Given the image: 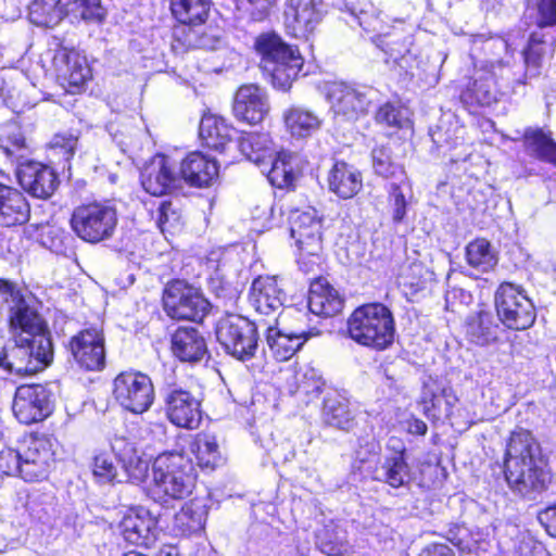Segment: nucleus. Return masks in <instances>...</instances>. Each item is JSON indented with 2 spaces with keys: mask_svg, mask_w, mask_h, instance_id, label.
<instances>
[{
  "mask_svg": "<svg viewBox=\"0 0 556 556\" xmlns=\"http://www.w3.org/2000/svg\"><path fill=\"white\" fill-rule=\"evenodd\" d=\"M371 159L372 167L377 175L386 179L397 180L399 182L406 180L403 166L393 159L389 147H376L371 152Z\"/></svg>",
  "mask_w": 556,
  "mask_h": 556,
  "instance_id": "obj_44",
  "label": "nucleus"
},
{
  "mask_svg": "<svg viewBox=\"0 0 556 556\" xmlns=\"http://www.w3.org/2000/svg\"><path fill=\"white\" fill-rule=\"evenodd\" d=\"M192 452L200 467L213 469L222 463V455L214 435L199 434L193 443Z\"/></svg>",
  "mask_w": 556,
  "mask_h": 556,
  "instance_id": "obj_47",
  "label": "nucleus"
},
{
  "mask_svg": "<svg viewBox=\"0 0 556 556\" xmlns=\"http://www.w3.org/2000/svg\"><path fill=\"white\" fill-rule=\"evenodd\" d=\"M124 469L127 472L128 479L132 483L138 484L147 478L149 469L147 460H143L138 456H129L128 460H124Z\"/></svg>",
  "mask_w": 556,
  "mask_h": 556,
  "instance_id": "obj_59",
  "label": "nucleus"
},
{
  "mask_svg": "<svg viewBox=\"0 0 556 556\" xmlns=\"http://www.w3.org/2000/svg\"><path fill=\"white\" fill-rule=\"evenodd\" d=\"M192 462L180 453L160 454L152 464L150 496L161 504L181 500L192 493L195 485Z\"/></svg>",
  "mask_w": 556,
  "mask_h": 556,
  "instance_id": "obj_3",
  "label": "nucleus"
},
{
  "mask_svg": "<svg viewBox=\"0 0 556 556\" xmlns=\"http://www.w3.org/2000/svg\"><path fill=\"white\" fill-rule=\"evenodd\" d=\"M172 351L181 362H198L206 353L203 336L192 327H180L172 336Z\"/></svg>",
  "mask_w": 556,
  "mask_h": 556,
  "instance_id": "obj_32",
  "label": "nucleus"
},
{
  "mask_svg": "<svg viewBox=\"0 0 556 556\" xmlns=\"http://www.w3.org/2000/svg\"><path fill=\"white\" fill-rule=\"evenodd\" d=\"M321 418L328 426L341 430H349L354 424L348 401L337 393L327 394L325 397Z\"/></svg>",
  "mask_w": 556,
  "mask_h": 556,
  "instance_id": "obj_41",
  "label": "nucleus"
},
{
  "mask_svg": "<svg viewBox=\"0 0 556 556\" xmlns=\"http://www.w3.org/2000/svg\"><path fill=\"white\" fill-rule=\"evenodd\" d=\"M325 14L324 0H287L283 12L286 29L293 37L306 38Z\"/></svg>",
  "mask_w": 556,
  "mask_h": 556,
  "instance_id": "obj_17",
  "label": "nucleus"
},
{
  "mask_svg": "<svg viewBox=\"0 0 556 556\" xmlns=\"http://www.w3.org/2000/svg\"><path fill=\"white\" fill-rule=\"evenodd\" d=\"M346 5L364 30L376 34L375 42L388 55L387 62L392 61L406 73L415 66L416 55L410 49L412 37L399 31L391 36L389 17L382 16V12L370 0H353Z\"/></svg>",
  "mask_w": 556,
  "mask_h": 556,
  "instance_id": "obj_2",
  "label": "nucleus"
},
{
  "mask_svg": "<svg viewBox=\"0 0 556 556\" xmlns=\"http://www.w3.org/2000/svg\"><path fill=\"white\" fill-rule=\"evenodd\" d=\"M164 309L173 319L200 321L207 314L210 303L194 287L182 280L167 285L163 294Z\"/></svg>",
  "mask_w": 556,
  "mask_h": 556,
  "instance_id": "obj_12",
  "label": "nucleus"
},
{
  "mask_svg": "<svg viewBox=\"0 0 556 556\" xmlns=\"http://www.w3.org/2000/svg\"><path fill=\"white\" fill-rule=\"evenodd\" d=\"M92 475L99 483L122 482L116 457L109 452H99L92 459Z\"/></svg>",
  "mask_w": 556,
  "mask_h": 556,
  "instance_id": "obj_49",
  "label": "nucleus"
},
{
  "mask_svg": "<svg viewBox=\"0 0 556 556\" xmlns=\"http://www.w3.org/2000/svg\"><path fill=\"white\" fill-rule=\"evenodd\" d=\"M502 65L501 60L486 61L485 65L475 73L473 81L468 86L465 96L481 105H490L496 101L495 68Z\"/></svg>",
  "mask_w": 556,
  "mask_h": 556,
  "instance_id": "obj_31",
  "label": "nucleus"
},
{
  "mask_svg": "<svg viewBox=\"0 0 556 556\" xmlns=\"http://www.w3.org/2000/svg\"><path fill=\"white\" fill-rule=\"evenodd\" d=\"M143 189L154 197L172 194L182 188L177 162L165 154L154 155L141 170Z\"/></svg>",
  "mask_w": 556,
  "mask_h": 556,
  "instance_id": "obj_15",
  "label": "nucleus"
},
{
  "mask_svg": "<svg viewBox=\"0 0 556 556\" xmlns=\"http://www.w3.org/2000/svg\"><path fill=\"white\" fill-rule=\"evenodd\" d=\"M168 420L180 428L197 429L202 420L201 403L189 391L173 389L165 396Z\"/></svg>",
  "mask_w": 556,
  "mask_h": 556,
  "instance_id": "obj_22",
  "label": "nucleus"
},
{
  "mask_svg": "<svg viewBox=\"0 0 556 556\" xmlns=\"http://www.w3.org/2000/svg\"><path fill=\"white\" fill-rule=\"evenodd\" d=\"M27 509L30 517L42 525H52L56 518V507L52 497L30 498Z\"/></svg>",
  "mask_w": 556,
  "mask_h": 556,
  "instance_id": "obj_52",
  "label": "nucleus"
},
{
  "mask_svg": "<svg viewBox=\"0 0 556 556\" xmlns=\"http://www.w3.org/2000/svg\"><path fill=\"white\" fill-rule=\"evenodd\" d=\"M116 402L134 414L147 412L154 402V387L151 378L140 371H124L113 381Z\"/></svg>",
  "mask_w": 556,
  "mask_h": 556,
  "instance_id": "obj_13",
  "label": "nucleus"
},
{
  "mask_svg": "<svg viewBox=\"0 0 556 556\" xmlns=\"http://www.w3.org/2000/svg\"><path fill=\"white\" fill-rule=\"evenodd\" d=\"M361 173L345 162H336L328 174V187L341 199H351L362 189Z\"/></svg>",
  "mask_w": 556,
  "mask_h": 556,
  "instance_id": "obj_34",
  "label": "nucleus"
},
{
  "mask_svg": "<svg viewBox=\"0 0 556 556\" xmlns=\"http://www.w3.org/2000/svg\"><path fill=\"white\" fill-rule=\"evenodd\" d=\"M405 180L403 182L394 180L390 185L389 198L393 206V220L396 223L402 222L406 215L407 202L403 192Z\"/></svg>",
  "mask_w": 556,
  "mask_h": 556,
  "instance_id": "obj_56",
  "label": "nucleus"
},
{
  "mask_svg": "<svg viewBox=\"0 0 556 556\" xmlns=\"http://www.w3.org/2000/svg\"><path fill=\"white\" fill-rule=\"evenodd\" d=\"M180 208L173 201H163L157 208L156 224L162 232H174L180 226Z\"/></svg>",
  "mask_w": 556,
  "mask_h": 556,
  "instance_id": "obj_53",
  "label": "nucleus"
},
{
  "mask_svg": "<svg viewBox=\"0 0 556 556\" xmlns=\"http://www.w3.org/2000/svg\"><path fill=\"white\" fill-rule=\"evenodd\" d=\"M376 121L387 126L401 128L407 122V117L404 109L388 102L379 108Z\"/></svg>",
  "mask_w": 556,
  "mask_h": 556,
  "instance_id": "obj_54",
  "label": "nucleus"
},
{
  "mask_svg": "<svg viewBox=\"0 0 556 556\" xmlns=\"http://www.w3.org/2000/svg\"><path fill=\"white\" fill-rule=\"evenodd\" d=\"M504 473L509 489L527 498L546 490L551 480L542 448L530 431L517 429L506 445Z\"/></svg>",
  "mask_w": 556,
  "mask_h": 556,
  "instance_id": "obj_1",
  "label": "nucleus"
},
{
  "mask_svg": "<svg viewBox=\"0 0 556 556\" xmlns=\"http://www.w3.org/2000/svg\"><path fill=\"white\" fill-rule=\"evenodd\" d=\"M536 25L541 30L556 26V0H536Z\"/></svg>",
  "mask_w": 556,
  "mask_h": 556,
  "instance_id": "obj_57",
  "label": "nucleus"
},
{
  "mask_svg": "<svg viewBox=\"0 0 556 556\" xmlns=\"http://www.w3.org/2000/svg\"><path fill=\"white\" fill-rule=\"evenodd\" d=\"M70 350L79 367L99 371L105 366L104 334L101 328L89 327L79 331L70 341Z\"/></svg>",
  "mask_w": 556,
  "mask_h": 556,
  "instance_id": "obj_18",
  "label": "nucleus"
},
{
  "mask_svg": "<svg viewBox=\"0 0 556 556\" xmlns=\"http://www.w3.org/2000/svg\"><path fill=\"white\" fill-rule=\"evenodd\" d=\"M17 178L21 187L38 199L51 197L59 185L58 176L52 168L33 161L18 165Z\"/></svg>",
  "mask_w": 556,
  "mask_h": 556,
  "instance_id": "obj_24",
  "label": "nucleus"
},
{
  "mask_svg": "<svg viewBox=\"0 0 556 556\" xmlns=\"http://www.w3.org/2000/svg\"><path fill=\"white\" fill-rule=\"evenodd\" d=\"M22 457V478L37 481L47 477L53 462V452L49 439L30 435L20 445Z\"/></svg>",
  "mask_w": 556,
  "mask_h": 556,
  "instance_id": "obj_20",
  "label": "nucleus"
},
{
  "mask_svg": "<svg viewBox=\"0 0 556 556\" xmlns=\"http://www.w3.org/2000/svg\"><path fill=\"white\" fill-rule=\"evenodd\" d=\"M374 479L392 488L407 485L412 480V471L405 458V448L399 447L391 456L376 467Z\"/></svg>",
  "mask_w": 556,
  "mask_h": 556,
  "instance_id": "obj_33",
  "label": "nucleus"
},
{
  "mask_svg": "<svg viewBox=\"0 0 556 556\" xmlns=\"http://www.w3.org/2000/svg\"><path fill=\"white\" fill-rule=\"evenodd\" d=\"M266 92L255 84L242 85L236 92L232 112L238 121L255 125L268 113Z\"/></svg>",
  "mask_w": 556,
  "mask_h": 556,
  "instance_id": "obj_23",
  "label": "nucleus"
},
{
  "mask_svg": "<svg viewBox=\"0 0 556 556\" xmlns=\"http://www.w3.org/2000/svg\"><path fill=\"white\" fill-rule=\"evenodd\" d=\"M466 260L478 273H488L497 263V257L485 239H477L467 245Z\"/></svg>",
  "mask_w": 556,
  "mask_h": 556,
  "instance_id": "obj_45",
  "label": "nucleus"
},
{
  "mask_svg": "<svg viewBox=\"0 0 556 556\" xmlns=\"http://www.w3.org/2000/svg\"><path fill=\"white\" fill-rule=\"evenodd\" d=\"M286 300V294L275 276H260L253 280L249 301L256 312L270 315L278 312Z\"/></svg>",
  "mask_w": 556,
  "mask_h": 556,
  "instance_id": "obj_26",
  "label": "nucleus"
},
{
  "mask_svg": "<svg viewBox=\"0 0 556 556\" xmlns=\"http://www.w3.org/2000/svg\"><path fill=\"white\" fill-rule=\"evenodd\" d=\"M374 90L342 81L326 86V98L336 117L354 122L365 116L372 101Z\"/></svg>",
  "mask_w": 556,
  "mask_h": 556,
  "instance_id": "obj_14",
  "label": "nucleus"
},
{
  "mask_svg": "<svg viewBox=\"0 0 556 556\" xmlns=\"http://www.w3.org/2000/svg\"><path fill=\"white\" fill-rule=\"evenodd\" d=\"M208 514L205 498H193L175 515L173 530L180 535L198 534L204 530Z\"/></svg>",
  "mask_w": 556,
  "mask_h": 556,
  "instance_id": "obj_30",
  "label": "nucleus"
},
{
  "mask_svg": "<svg viewBox=\"0 0 556 556\" xmlns=\"http://www.w3.org/2000/svg\"><path fill=\"white\" fill-rule=\"evenodd\" d=\"M215 334L226 353L238 361H250L258 351L257 326L241 315L227 314L220 317L216 323Z\"/></svg>",
  "mask_w": 556,
  "mask_h": 556,
  "instance_id": "obj_7",
  "label": "nucleus"
},
{
  "mask_svg": "<svg viewBox=\"0 0 556 556\" xmlns=\"http://www.w3.org/2000/svg\"><path fill=\"white\" fill-rule=\"evenodd\" d=\"M287 131L293 138H306L321 126V118L313 111L303 106H291L283 113Z\"/></svg>",
  "mask_w": 556,
  "mask_h": 556,
  "instance_id": "obj_39",
  "label": "nucleus"
},
{
  "mask_svg": "<svg viewBox=\"0 0 556 556\" xmlns=\"http://www.w3.org/2000/svg\"><path fill=\"white\" fill-rule=\"evenodd\" d=\"M527 153L556 166V142L540 128H527L523 134Z\"/></svg>",
  "mask_w": 556,
  "mask_h": 556,
  "instance_id": "obj_42",
  "label": "nucleus"
},
{
  "mask_svg": "<svg viewBox=\"0 0 556 556\" xmlns=\"http://www.w3.org/2000/svg\"><path fill=\"white\" fill-rule=\"evenodd\" d=\"M241 153L257 166L274 156L276 151L273 141L266 132H247L239 138L238 142Z\"/></svg>",
  "mask_w": 556,
  "mask_h": 556,
  "instance_id": "obj_40",
  "label": "nucleus"
},
{
  "mask_svg": "<svg viewBox=\"0 0 556 556\" xmlns=\"http://www.w3.org/2000/svg\"><path fill=\"white\" fill-rule=\"evenodd\" d=\"M348 333L361 345L383 350L394 339L392 313L380 303L359 306L348 319Z\"/></svg>",
  "mask_w": 556,
  "mask_h": 556,
  "instance_id": "obj_5",
  "label": "nucleus"
},
{
  "mask_svg": "<svg viewBox=\"0 0 556 556\" xmlns=\"http://www.w3.org/2000/svg\"><path fill=\"white\" fill-rule=\"evenodd\" d=\"M156 519L143 507L129 509L119 522V530L130 544L150 546L156 540Z\"/></svg>",
  "mask_w": 556,
  "mask_h": 556,
  "instance_id": "obj_25",
  "label": "nucleus"
},
{
  "mask_svg": "<svg viewBox=\"0 0 556 556\" xmlns=\"http://www.w3.org/2000/svg\"><path fill=\"white\" fill-rule=\"evenodd\" d=\"M53 64L62 87L68 93H79L91 77L86 58L74 49L60 47L53 56Z\"/></svg>",
  "mask_w": 556,
  "mask_h": 556,
  "instance_id": "obj_21",
  "label": "nucleus"
},
{
  "mask_svg": "<svg viewBox=\"0 0 556 556\" xmlns=\"http://www.w3.org/2000/svg\"><path fill=\"white\" fill-rule=\"evenodd\" d=\"M58 1L35 0L29 5V20L33 24L42 27H53L61 22Z\"/></svg>",
  "mask_w": 556,
  "mask_h": 556,
  "instance_id": "obj_48",
  "label": "nucleus"
},
{
  "mask_svg": "<svg viewBox=\"0 0 556 556\" xmlns=\"http://www.w3.org/2000/svg\"><path fill=\"white\" fill-rule=\"evenodd\" d=\"M494 301L497 316L507 328L526 330L534 324L535 307L521 287L510 282L501 283Z\"/></svg>",
  "mask_w": 556,
  "mask_h": 556,
  "instance_id": "obj_10",
  "label": "nucleus"
},
{
  "mask_svg": "<svg viewBox=\"0 0 556 556\" xmlns=\"http://www.w3.org/2000/svg\"><path fill=\"white\" fill-rule=\"evenodd\" d=\"M199 134L204 146L223 151L231 141L236 130L223 117L206 115L201 119Z\"/></svg>",
  "mask_w": 556,
  "mask_h": 556,
  "instance_id": "obj_38",
  "label": "nucleus"
},
{
  "mask_svg": "<svg viewBox=\"0 0 556 556\" xmlns=\"http://www.w3.org/2000/svg\"><path fill=\"white\" fill-rule=\"evenodd\" d=\"M9 349L7 371L18 376L36 374L45 369L53 358L50 337H39L36 342L26 336H16Z\"/></svg>",
  "mask_w": 556,
  "mask_h": 556,
  "instance_id": "obj_11",
  "label": "nucleus"
},
{
  "mask_svg": "<svg viewBox=\"0 0 556 556\" xmlns=\"http://www.w3.org/2000/svg\"><path fill=\"white\" fill-rule=\"evenodd\" d=\"M556 42V29H553L549 38L539 31L531 34L528 48L522 52L526 64L538 67L540 65L541 56L544 54L543 46L553 47Z\"/></svg>",
  "mask_w": 556,
  "mask_h": 556,
  "instance_id": "obj_51",
  "label": "nucleus"
},
{
  "mask_svg": "<svg viewBox=\"0 0 556 556\" xmlns=\"http://www.w3.org/2000/svg\"><path fill=\"white\" fill-rule=\"evenodd\" d=\"M291 237L301 251L299 262L307 256L318 257L321 251V220L317 212L309 207L306 211H295L290 217Z\"/></svg>",
  "mask_w": 556,
  "mask_h": 556,
  "instance_id": "obj_19",
  "label": "nucleus"
},
{
  "mask_svg": "<svg viewBox=\"0 0 556 556\" xmlns=\"http://www.w3.org/2000/svg\"><path fill=\"white\" fill-rule=\"evenodd\" d=\"M173 15L180 23L174 28L175 50L212 49V39L201 31L208 15L206 0H172Z\"/></svg>",
  "mask_w": 556,
  "mask_h": 556,
  "instance_id": "obj_6",
  "label": "nucleus"
},
{
  "mask_svg": "<svg viewBox=\"0 0 556 556\" xmlns=\"http://www.w3.org/2000/svg\"><path fill=\"white\" fill-rule=\"evenodd\" d=\"M325 382L320 377L311 370L303 376V380L299 383L298 394L307 397V402H311L319 396L323 391Z\"/></svg>",
  "mask_w": 556,
  "mask_h": 556,
  "instance_id": "obj_58",
  "label": "nucleus"
},
{
  "mask_svg": "<svg viewBox=\"0 0 556 556\" xmlns=\"http://www.w3.org/2000/svg\"><path fill=\"white\" fill-rule=\"evenodd\" d=\"M316 334L317 332L313 331H282L277 327L269 326L266 332V343L273 356L279 362H285L290 359L308 338Z\"/></svg>",
  "mask_w": 556,
  "mask_h": 556,
  "instance_id": "obj_29",
  "label": "nucleus"
},
{
  "mask_svg": "<svg viewBox=\"0 0 556 556\" xmlns=\"http://www.w3.org/2000/svg\"><path fill=\"white\" fill-rule=\"evenodd\" d=\"M254 46L261 55L260 67L271 77L274 87L288 90L303 67L299 49L273 33L260 35Z\"/></svg>",
  "mask_w": 556,
  "mask_h": 556,
  "instance_id": "obj_4",
  "label": "nucleus"
},
{
  "mask_svg": "<svg viewBox=\"0 0 556 556\" xmlns=\"http://www.w3.org/2000/svg\"><path fill=\"white\" fill-rule=\"evenodd\" d=\"M22 457L21 450L5 447L0 451V470L8 476L22 477Z\"/></svg>",
  "mask_w": 556,
  "mask_h": 556,
  "instance_id": "obj_55",
  "label": "nucleus"
},
{
  "mask_svg": "<svg viewBox=\"0 0 556 556\" xmlns=\"http://www.w3.org/2000/svg\"><path fill=\"white\" fill-rule=\"evenodd\" d=\"M106 11L101 5L100 0L83 1L80 9V21L101 23L105 17Z\"/></svg>",
  "mask_w": 556,
  "mask_h": 556,
  "instance_id": "obj_61",
  "label": "nucleus"
},
{
  "mask_svg": "<svg viewBox=\"0 0 556 556\" xmlns=\"http://www.w3.org/2000/svg\"><path fill=\"white\" fill-rule=\"evenodd\" d=\"M456 396L452 389H442L440 393L432 394L429 400L424 399V413L428 418L441 419L452 415Z\"/></svg>",
  "mask_w": 556,
  "mask_h": 556,
  "instance_id": "obj_50",
  "label": "nucleus"
},
{
  "mask_svg": "<svg viewBox=\"0 0 556 556\" xmlns=\"http://www.w3.org/2000/svg\"><path fill=\"white\" fill-rule=\"evenodd\" d=\"M320 551L329 556H342L349 549L346 532L333 525H327L317 535Z\"/></svg>",
  "mask_w": 556,
  "mask_h": 556,
  "instance_id": "obj_46",
  "label": "nucleus"
},
{
  "mask_svg": "<svg viewBox=\"0 0 556 556\" xmlns=\"http://www.w3.org/2000/svg\"><path fill=\"white\" fill-rule=\"evenodd\" d=\"M248 11L254 21L265 20L278 0H247Z\"/></svg>",
  "mask_w": 556,
  "mask_h": 556,
  "instance_id": "obj_62",
  "label": "nucleus"
},
{
  "mask_svg": "<svg viewBox=\"0 0 556 556\" xmlns=\"http://www.w3.org/2000/svg\"><path fill=\"white\" fill-rule=\"evenodd\" d=\"M307 304L313 314L328 317L341 312L343 301L326 280L318 279L311 285Z\"/></svg>",
  "mask_w": 556,
  "mask_h": 556,
  "instance_id": "obj_35",
  "label": "nucleus"
},
{
  "mask_svg": "<svg viewBox=\"0 0 556 556\" xmlns=\"http://www.w3.org/2000/svg\"><path fill=\"white\" fill-rule=\"evenodd\" d=\"M296 156L287 151L274 152L262 166H258L269 182L276 188H288L295 180L293 161Z\"/></svg>",
  "mask_w": 556,
  "mask_h": 556,
  "instance_id": "obj_37",
  "label": "nucleus"
},
{
  "mask_svg": "<svg viewBox=\"0 0 556 556\" xmlns=\"http://www.w3.org/2000/svg\"><path fill=\"white\" fill-rule=\"evenodd\" d=\"M465 327L467 339L480 346L496 342L501 331L497 319L488 311L468 316Z\"/></svg>",
  "mask_w": 556,
  "mask_h": 556,
  "instance_id": "obj_36",
  "label": "nucleus"
},
{
  "mask_svg": "<svg viewBox=\"0 0 556 556\" xmlns=\"http://www.w3.org/2000/svg\"><path fill=\"white\" fill-rule=\"evenodd\" d=\"M30 207L17 189L0 184V226L13 227L28 222Z\"/></svg>",
  "mask_w": 556,
  "mask_h": 556,
  "instance_id": "obj_28",
  "label": "nucleus"
},
{
  "mask_svg": "<svg viewBox=\"0 0 556 556\" xmlns=\"http://www.w3.org/2000/svg\"><path fill=\"white\" fill-rule=\"evenodd\" d=\"M2 302H11L9 323L14 338L26 336L36 342L39 337H50L42 317L27 305L16 286L4 279H0V303Z\"/></svg>",
  "mask_w": 556,
  "mask_h": 556,
  "instance_id": "obj_9",
  "label": "nucleus"
},
{
  "mask_svg": "<svg viewBox=\"0 0 556 556\" xmlns=\"http://www.w3.org/2000/svg\"><path fill=\"white\" fill-rule=\"evenodd\" d=\"M77 141V137L73 135H55L51 141V149L58 151V153L63 155L65 161H68L76 151Z\"/></svg>",
  "mask_w": 556,
  "mask_h": 556,
  "instance_id": "obj_60",
  "label": "nucleus"
},
{
  "mask_svg": "<svg viewBox=\"0 0 556 556\" xmlns=\"http://www.w3.org/2000/svg\"><path fill=\"white\" fill-rule=\"evenodd\" d=\"M0 149L18 165L28 156L29 148L26 139L16 124H9L0 130Z\"/></svg>",
  "mask_w": 556,
  "mask_h": 556,
  "instance_id": "obj_43",
  "label": "nucleus"
},
{
  "mask_svg": "<svg viewBox=\"0 0 556 556\" xmlns=\"http://www.w3.org/2000/svg\"><path fill=\"white\" fill-rule=\"evenodd\" d=\"M539 520L551 536L556 538V504L539 513Z\"/></svg>",
  "mask_w": 556,
  "mask_h": 556,
  "instance_id": "obj_63",
  "label": "nucleus"
},
{
  "mask_svg": "<svg viewBox=\"0 0 556 556\" xmlns=\"http://www.w3.org/2000/svg\"><path fill=\"white\" fill-rule=\"evenodd\" d=\"M12 409L21 424L42 421L52 413V394L41 384L21 386L16 389Z\"/></svg>",
  "mask_w": 556,
  "mask_h": 556,
  "instance_id": "obj_16",
  "label": "nucleus"
},
{
  "mask_svg": "<svg viewBox=\"0 0 556 556\" xmlns=\"http://www.w3.org/2000/svg\"><path fill=\"white\" fill-rule=\"evenodd\" d=\"M116 226V210L98 202L77 206L71 217L73 231L89 243H99L110 239L114 235Z\"/></svg>",
  "mask_w": 556,
  "mask_h": 556,
  "instance_id": "obj_8",
  "label": "nucleus"
},
{
  "mask_svg": "<svg viewBox=\"0 0 556 556\" xmlns=\"http://www.w3.org/2000/svg\"><path fill=\"white\" fill-rule=\"evenodd\" d=\"M419 556H455L454 549L445 543H432L424 547Z\"/></svg>",
  "mask_w": 556,
  "mask_h": 556,
  "instance_id": "obj_64",
  "label": "nucleus"
},
{
  "mask_svg": "<svg viewBox=\"0 0 556 556\" xmlns=\"http://www.w3.org/2000/svg\"><path fill=\"white\" fill-rule=\"evenodd\" d=\"M181 181L192 187H208L218 176V167L214 160L201 152L189 153L180 163Z\"/></svg>",
  "mask_w": 556,
  "mask_h": 556,
  "instance_id": "obj_27",
  "label": "nucleus"
}]
</instances>
